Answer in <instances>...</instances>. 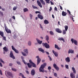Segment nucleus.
<instances>
[{
  "label": "nucleus",
  "instance_id": "nucleus-1",
  "mask_svg": "<svg viewBox=\"0 0 78 78\" xmlns=\"http://www.w3.org/2000/svg\"><path fill=\"white\" fill-rule=\"evenodd\" d=\"M47 66V63H44L43 64H42L39 68L40 72H42V73H44L45 72L46 73L47 72L46 70L44 71V68Z\"/></svg>",
  "mask_w": 78,
  "mask_h": 78
},
{
  "label": "nucleus",
  "instance_id": "nucleus-2",
  "mask_svg": "<svg viewBox=\"0 0 78 78\" xmlns=\"http://www.w3.org/2000/svg\"><path fill=\"white\" fill-rule=\"evenodd\" d=\"M27 66L29 69L31 68V67H32V66L33 67H34L35 68H36V64H35L34 63H33L32 64H31H31H30V63H27Z\"/></svg>",
  "mask_w": 78,
  "mask_h": 78
},
{
  "label": "nucleus",
  "instance_id": "nucleus-3",
  "mask_svg": "<svg viewBox=\"0 0 78 78\" xmlns=\"http://www.w3.org/2000/svg\"><path fill=\"white\" fill-rule=\"evenodd\" d=\"M42 45L44 47H45L46 48H50V46L47 43H42Z\"/></svg>",
  "mask_w": 78,
  "mask_h": 78
},
{
  "label": "nucleus",
  "instance_id": "nucleus-4",
  "mask_svg": "<svg viewBox=\"0 0 78 78\" xmlns=\"http://www.w3.org/2000/svg\"><path fill=\"white\" fill-rule=\"evenodd\" d=\"M5 31L7 33H11V31L8 28V27H6V26H5Z\"/></svg>",
  "mask_w": 78,
  "mask_h": 78
},
{
  "label": "nucleus",
  "instance_id": "nucleus-5",
  "mask_svg": "<svg viewBox=\"0 0 78 78\" xmlns=\"http://www.w3.org/2000/svg\"><path fill=\"white\" fill-rule=\"evenodd\" d=\"M12 49L16 53H19V52L18 50H17V49H16L15 48H14V46L13 45L12 46Z\"/></svg>",
  "mask_w": 78,
  "mask_h": 78
},
{
  "label": "nucleus",
  "instance_id": "nucleus-6",
  "mask_svg": "<svg viewBox=\"0 0 78 78\" xmlns=\"http://www.w3.org/2000/svg\"><path fill=\"white\" fill-rule=\"evenodd\" d=\"M36 58H37V65H39V64L40 63V62L41 61V59L39 57V56H36Z\"/></svg>",
  "mask_w": 78,
  "mask_h": 78
},
{
  "label": "nucleus",
  "instance_id": "nucleus-7",
  "mask_svg": "<svg viewBox=\"0 0 78 78\" xmlns=\"http://www.w3.org/2000/svg\"><path fill=\"white\" fill-rule=\"evenodd\" d=\"M53 67L55 68V69L57 70V71H58L59 69V67L57 66V65L55 63H54L53 64Z\"/></svg>",
  "mask_w": 78,
  "mask_h": 78
},
{
  "label": "nucleus",
  "instance_id": "nucleus-8",
  "mask_svg": "<svg viewBox=\"0 0 78 78\" xmlns=\"http://www.w3.org/2000/svg\"><path fill=\"white\" fill-rule=\"evenodd\" d=\"M71 41L72 42V44H73V43H74V44H75L76 45H77V41H76V40L73 39V38H72L71 39Z\"/></svg>",
  "mask_w": 78,
  "mask_h": 78
},
{
  "label": "nucleus",
  "instance_id": "nucleus-9",
  "mask_svg": "<svg viewBox=\"0 0 78 78\" xmlns=\"http://www.w3.org/2000/svg\"><path fill=\"white\" fill-rule=\"evenodd\" d=\"M10 58H13V59H15V57H14V56L12 51H10Z\"/></svg>",
  "mask_w": 78,
  "mask_h": 78
},
{
  "label": "nucleus",
  "instance_id": "nucleus-10",
  "mask_svg": "<svg viewBox=\"0 0 78 78\" xmlns=\"http://www.w3.org/2000/svg\"><path fill=\"white\" fill-rule=\"evenodd\" d=\"M37 17L38 19H40L41 20H42L44 19L43 16L41 14H38L37 15Z\"/></svg>",
  "mask_w": 78,
  "mask_h": 78
},
{
  "label": "nucleus",
  "instance_id": "nucleus-11",
  "mask_svg": "<svg viewBox=\"0 0 78 78\" xmlns=\"http://www.w3.org/2000/svg\"><path fill=\"white\" fill-rule=\"evenodd\" d=\"M55 30L58 33H62V30H61L60 29L57 28Z\"/></svg>",
  "mask_w": 78,
  "mask_h": 78
},
{
  "label": "nucleus",
  "instance_id": "nucleus-12",
  "mask_svg": "<svg viewBox=\"0 0 78 78\" xmlns=\"http://www.w3.org/2000/svg\"><path fill=\"white\" fill-rule=\"evenodd\" d=\"M37 3L38 5L40 8H42V4H41V3L40 2H39V1L37 0Z\"/></svg>",
  "mask_w": 78,
  "mask_h": 78
},
{
  "label": "nucleus",
  "instance_id": "nucleus-13",
  "mask_svg": "<svg viewBox=\"0 0 78 78\" xmlns=\"http://www.w3.org/2000/svg\"><path fill=\"white\" fill-rule=\"evenodd\" d=\"M31 75H32V76H34L35 75V70L34 69H33L31 71Z\"/></svg>",
  "mask_w": 78,
  "mask_h": 78
},
{
  "label": "nucleus",
  "instance_id": "nucleus-14",
  "mask_svg": "<svg viewBox=\"0 0 78 78\" xmlns=\"http://www.w3.org/2000/svg\"><path fill=\"white\" fill-rule=\"evenodd\" d=\"M52 52L54 54V55H55V56H56V57H57L58 56V53L57 52L55 51L54 50H52Z\"/></svg>",
  "mask_w": 78,
  "mask_h": 78
},
{
  "label": "nucleus",
  "instance_id": "nucleus-15",
  "mask_svg": "<svg viewBox=\"0 0 78 78\" xmlns=\"http://www.w3.org/2000/svg\"><path fill=\"white\" fill-rule=\"evenodd\" d=\"M7 74L9 76H11L12 78H13V76L12 75V73L9 72H7Z\"/></svg>",
  "mask_w": 78,
  "mask_h": 78
},
{
  "label": "nucleus",
  "instance_id": "nucleus-16",
  "mask_svg": "<svg viewBox=\"0 0 78 78\" xmlns=\"http://www.w3.org/2000/svg\"><path fill=\"white\" fill-rule=\"evenodd\" d=\"M70 76L72 78H75V74L73 73H71L70 74Z\"/></svg>",
  "mask_w": 78,
  "mask_h": 78
},
{
  "label": "nucleus",
  "instance_id": "nucleus-17",
  "mask_svg": "<svg viewBox=\"0 0 78 78\" xmlns=\"http://www.w3.org/2000/svg\"><path fill=\"white\" fill-rule=\"evenodd\" d=\"M38 50L39 51H41V52H42L43 53H45V51H44V50L41 48H39Z\"/></svg>",
  "mask_w": 78,
  "mask_h": 78
},
{
  "label": "nucleus",
  "instance_id": "nucleus-18",
  "mask_svg": "<svg viewBox=\"0 0 78 78\" xmlns=\"http://www.w3.org/2000/svg\"><path fill=\"white\" fill-rule=\"evenodd\" d=\"M36 40L39 44H41L42 43V41H41L39 39H38V38H36Z\"/></svg>",
  "mask_w": 78,
  "mask_h": 78
},
{
  "label": "nucleus",
  "instance_id": "nucleus-19",
  "mask_svg": "<svg viewBox=\"0 0 78 78\" xmlns=\"http://www.w3.org/2000/svg\"><path fill=\"white\" fill-rule=\"evenodd\" d=\"M62 16H66L67 14V12H65L64 11H62Z\"/></svg>",
  "mask_w": 78,
  "mask_h": 78
},
{
  "label": "nucleus",
  "instance_id": "nucleus-20",
  "mask_svg": "<svg viewBox=\"0 0 78 78\" xmlns=\"http://www.w3.org/2000/svg\"><path fill=\"white\" fill-rule=\"evenodd\" d=\"M74 52V51L73 50H72L71 49H69L68 51V53L69 54V53H73Z\"/></svg>",
  "mask_w": 78,
  "mask_h": 78
},
{
  "label": "nucleus",
  "instance_id": "nucleus-21",
  "mask_svg": "<svg viewBox=\"0 0 78 78\" xmlns=\"http://www.w3.org/2000/svg\"><path fill=\"white\" fill-rule=\"evenodd\" d=\"M65 60L67 62H69L70 61V58L69 57H67V58H66Z\"/></svg>",
  "mask_w": 78,
  "mask_h": 78
},
{
  "label": "nucleus",
  "instance_id": "nucleus-22",
  "mask_svg": "<svg viewBox=\"0 0 78 78\" xmlns=\"http://www.w3.org/2000/svg\"><path fill=\"white\" fill-rule=\"evenodd\" d=\"M3 49L4 51L6 52H7V51H9L8 48H6V47H5L4 48H3Z\"/></svg>",
  "mask_w": 78,
  "mask_h": 78
},
{
  "label": "nucleus",
  "instance_id": "nucleus-23",
  "mask_svg": "<svg viewBox=\"0 0 78 78\" xmlns=\"http://www.w3.org/2000/svg\"><path fill=\"white\" fill-rule=\"evenodd\" d=\"M44 23L45 24H48V23H49V22L48 20H45L44 21Z\"/></svg>",
  "mask_w": 78,
  "mask_h": 78
},
{
  "label": "nucleus",
  "instance_id": "nucleus-24",
  "mask_svg": "<svg viewBox=\"0 0 78 78\" xmlns=\"http://www.w3.org/2000/svg\"><path fill=\"white\" fill-rule=\"evenodd\" d=\"M0 35H1L2 37H3L4 36V33L2 31H0Z\"/></svg>",
  "mask_w": 78,
  "mask_h": 78
},
{
  "label": "nucleus",
  "instance_id": "nucleus-25",
  "mask_svg": "<svg viewBox=\"0 0 78 78\" xmlns=\"http://www.w3.org/2000/svg\"><path fill=\"white\" fill-rule=\"evenodd\" d=\"M72 70L73 71V73H74V74H76V70H75V69L73 67H72Z\"/></svg>",
  "mask_w": 78,
  "mask_h": 78
},
{
  "label": "nucleus",
  "instance_id": "nucleus-26",
  "mask_svg": "<svg viewBox=\"0 0 78 78\" xmlns=\"http://www.w3.org/2000/svg\"><path fill=\"white\" fill-rule=\"evenodd\" d=\"M28 50L27 49H24L23 50V51L24 52H25L26 53H27V54H28Z\"/></svg>",
  "mask_w": 78,
  "mask_h": 78
},
{
  "label": "nucleus",
  "instance_id": "nucleus-27",
  "mask_svg": "<svg viewBox=\"0 0 78 78\" xmlns=\"http://www.w3.org/2000/svg\"><path fill=\"white\" fill-rule=\"evenodd\" d=\"M41 2V3L43 4L44 5H45V2L43 0H40Z\"/></svg>",
  "mask_w": 78,
  "mask_h": 78
},
{
  "label": "nucleus",
  "instance_id": "nucleus-28",
  "mask_svg": "<svg viewBox=\"0 0 78 78\" xmlns=\"http://www.w3.org/2000/svg\"><path fill=\"white\" fill-rule=\"evenodd\" d=\"M58 40L59 41H63V42L64 41V38H63L62 37H59L58 38Z\"/></svg>",
  "mask_w": 78,
  "mask_h": 78
},
{
  "label": "nucleus",
  "instance_id": "nucleus-29",
  "mask_svg": "<svg viewBox=\"0 0 78 78\" xmlns=\"http://www.w3.org/2000/svg\"><path fill=\"white\" fill-rule=\"evenodd\" d=\"M55 48H57V49H58V50H60V49H59V48L58 47V45H57V44H55Z\"/></svg>",
  "mask_w": 78,
  "mask_h": 78
},
{
  "label": "nucleus",
  "instance_id": "nucleus-30",
  "mask_svg": "<svg viewBox=\"0 0 78 78\" xmlns=\"http://www.w3.org/2000/svg\"><path fill=\"white\" fill-rule=\"evenodd\" d=\"M66 31H66V30H63L62 33L64 35V34H66Z\"/></svg>",
  "mask_w": 78,
  "mask_h": 78
},
{
  "label": "nucleus",
  "instance_id": "nucleus-31",
  "mask_svg": "<svg viewBox=\"0 0 78 78\" xmlns=\"http://www.w3.org/2000/svg\"><path fill=\"white\" fill-rule=\"evenodd\" d=\"M24 12H25L27 11H28V9L27 8H25L23 9Z\"/></svg>",
  "mask_w": 78,
  "mask_h": 78
},
{
  "label": "nucleus",
  "instance_id": "nucleus-32",
  "mask_svg": "<svg viewBox=\"0 0 78 78\" xmlns=\"http://www.w3.org/2000/svg\"><path fill=\"white\" fill-rule=\"evenodd\" d=\"M65 30L66 31H67V30H68V27L67 26H65Z\"/></svg>",
  "mask_w": 78,
  "mask_h": 78
},
{
  "label": "nucleus",
  "instance_id": "nucleus-33",
  "mask_svg": "<svg viewBox=\"0 0 78 78\" xmlns=\"http://www.w3.org/2000/svg\"><path fill=\"white\" fill-rule=\"evenodd\" d=\"M45 39L46 40V41H48V40H49V37L48 35H46L45 37Z\"/></svg>",
  "mask_w": 78,
  "mask_h": 78
},
{
  "label": "nucleus",
  "instance_id": "nucleus-34",
  "mask_svg": "<svg viewBox=\"0 0 78 78\" xmlns=\"http://www.w3.org/2000/svg\"><path fill=\"white\" fill-rule=\"evenodd\" d=\"M32 8H33V9H38V8L36 6H34V5H32Z\"/></svg>",
  "mask_w": 78,
  "mask_h": 78
},
{
  "label": "nucleus",
  "instance_id": "nucleus-35",
  "mask_svg": "<svg viewBox=\"0 0 78 78\" xmlns=\"http://www.w3.org/2000/svg\"><path fill=\"white\" fill-rule=\"evenodd\" d=\"M12 69L13 71H14V72H16V71H17V69H16L13 68H12Z\"/></svg>",
  "mask_w": 78,
  "mask_h": 78
},
{
  "label": "nucleus",
  "instance_id": "nucleus-36",
  "mask_svg": "<svg viewBox=\"0 0 78 78\" xmlns=\"http://www.w3.org/2000/svg\"><path fill=\"white\" fill-rule=\"evenodd\" d=\"M49 33L51 35H54V33L52 31H50Z\"/></svg>",
  "mask_w": 78,
  "mask_h": 78
},
{
  "label": "nucleus",
  "instance_id": "nucleus-37",
  "mask_svg": "<svg viewBox=\"0 0 78 78\" xmlns=\"http://www.w3.org/2000/svg\"><path fill=\"white\" fill-rule=\"evenodd\" d=\"M28 44L29 46H31V42L29 41L28 42Z\"/></svg>",
  "mask_w": 78,
  "mask_h": 78
},
{
  "label": "nucleus",
  "instance_id": "nucleus-38",
  "mask_svg": "<svg viewBox=\"0 0 78 78\" xmlns=\"http://www.w3.org/2000/svg\"><path fill=\"white\" fill-rule=\"evenodd\" d=\"M22 54L23 55V56H27V55H26V54L24 52H22Z\"/></svg>",
  "mask_w": 78,
  "mask_h": 78
},
{
  "label": "nucleus",
  "instance_id": "nucleus-39",
  "mask_svg": "<svg viewBox=\"0 0 78 78\" xmlns=\"http://www.w3.org/2000/svg\"><path fill=\"white\" fill-rule=\"evenodd\" d=\"M54 76H55V77H57L58 76V75H57V73H54Z\"/></svg>",
  "mask_w": 78,
  "mask_h": 78
},
{
  "label": "nucleus",
  "instance_id": "nucleus-40",
  "mask_svg": "<svg viewBox=\"0 0 78 78\" xmlns=\"http://www.w3.org/2000/svg\"><path fill=\"white\" fill-rule=\"evenodd\" d=\"M48 57L49 58L50 61H52V59L51 58L50 56L48 55Z\"/></svg>",
  "mask_w": 78,
  "mask_h": 78
},
{
  "label": "nucleus",
  "instance_id": "nucleus-41",
  "mask_svg": "<svg viewBox=\"0 0 78 78\" xmlns=\"http://www.w3.org/2000/svg\"><path fill=\"white\" fill-rule=\"evenodd\" d=\"M50 0H45V1H46V2L47 3H50Z\"/></svg>",
  "mask_w": 78,
  "mask_h": 78
},
{
  "label": "nucleus",
  "instance_id": "nucleus-42",
  "mask_svg": "<svg viewBox=\"0 0 78 78\" xmlns=\"http://www.w3.org/2000/svg\"><path fill=\"white\" fill-rule=\"evenodd\" d=\"M54 11H58V8L56 7H55L54 8Z\"/></svg>",
  "mask_w": 78,
  "mask_h": 78
},
{
  "label": "nucleus",
  "instance_id": "nucleus-43",
  "mask_svg": "<svg viewBox=\"0 0 78 78\" xmlns=\"http://www.w3.org/2000/svg\"><path fill=\"white\" fill-rule=\"evenodd\" d=\"M0 62H2V63H3V64H5V62L2 60V59H0Z\"/></svg>",
  "mask_w": 78,
  "mask_h": 78
},
{
  "label": "nucleus",
  "instance_id": "nucleus-44",
  "mask_svg": "<svg viewBox=\"0 0 78 78\" xmlns=\"http://www.w3.org/2000/svg\"><path fill=\"white\" fill-rule=\"evenodd\" d=\"M0 14L1 16H3V12H2V11H0Z\"/></svg>",
  "mask_w": 78,
  "mask_h": 78
},
{
  "label": "nucleus",
  "instance_id": "nucleus-45",
  "mask_svg": "<svg viewBox=\"0 0 78 78\" xmlns=\"http://www.w3.org/2000/svg\"><path fill=\"white\" fill-rule=\"evenodd\" d=\"M65 67L66 69H69V65H65Z\"/></svg>",
  "mask_w": 78,
  "mask_h": 78
},
{
  "label": "nucleus",
  "instance_id": "nucleus-46",
  "mask_svg": "<svg viewBox=\"0 0 78 78\" xmlns=\"http://www.w3.org/2000/svg\"><path fill=\"white\" fill-rule=\"evenodd\" d=\"M29 62H30V64H32L34 63L32 61V60L30 59L29 60Z\"/></svg>",
  "mask_w": 78,
  "mask_h": 78
},
{
  "label": "nucleus",
  "instance_id": "nucleus-47",
  "mask_svg": "<svg viewBox=\"0 0 78 78\" xmlns=\"http://www.w3.org/2000/svg\"><path fill=\"white\" fill-rule=\"evenodd\" d=\"M3 37V40H4V41H6V37Z\"/></svg>",
  "mask_w": 78,
  "mask_h": 78
},
{
  "label": "nucleus",
  "instance_id": "nucleus-48",
  "mask_svg": "<svg viewBox=\"0 0 78 78\" xmlns=\"http://www.w3.org/2000/svg\"><path fill=\"white\" fill-rule=\"evenodd\" d=\"M16 9H17V7H16V6L14 7L13 8V10L14 11H15V10H16Z\"/></svg>",
  "mask_w": 78,
  "mask_h": 78
},
{
  "label": "nucleus",
  "instance_id": "nucleus-49",
  "mask_svg": "<svg viewBox=\"0 0 78 78\" xmlns=\"http://www.w3.org/2000/svg\"><path fill=\"white\" fill-rule=\"evenodd\" d=\"M35 13L36 14H37V13H38V14H41V12H40L39 11H37L35 12Z\"/></svg>",
  "mask_w": 78,
  "mask_h": 78
},
{
  "label": "nucleus",
  "instance_id": "nucleus-50",
  "mask_svg": "<svg viewBox=\"0 0 78 78\" xmlns=\"http://www.w3.org/2000/svg\"><path fill=\"white\" fill-rule=\"evenodd\" d=\"M19 76H22V77H23V76L24 75L23 74H22V73H20V74L19 75Z\"/></svg>",
  "mask_w": 78,
  "mask_h": 78
},
{
  "label": "nucleus",
  "instance_id": "nucleus-51",
  "mask_svg": "<svg viewBox=\"0 0 78 78\" xmlns=\"http://www.w3.org/2000/svg\"><path fill=\"white\" fill-rule=\"evenodd\" d=\"M71 16L72 17V19L73 20V21L74 22H75V20H73V15H71Z\"/></svg>",
  "mask_w": 78,
  "mask_h": 78
},
{
  "label": "nucleus",
  "instance_id": "nucleus-52",
  "mask_svg": "<svg viewBox=\"0 0 78 78\" xmlns=\"http://www.w3.org/2000/svg\"><path fill=\"white\" fill-rule=\"evenodd\" d=\"M59 7H60V9L61 10H62V6H61V5H59Z\"/></svg>",
  "mask_w": 78,
  "mask_h": 78
},
{
  "label": "nucleus",
  "instance_id": "nucleus-53",
  "mask_svg": "<svg viewBox=\"0 0 78 78\" xmlns=\"http://www.w3.org/2000/svg\"><path fill=\"white\" fill-rule=\"evenodd\" d=\"M51 10H52V8H51V7H50V9H49V12H50L51 11Z\"/></svg>",
  "mask_w": 78,
  "mask_h": 78
},
{
  "label": "nucleus",
  "instance_id": "nucleus-54",
  "mask_svg": "<svg viewBox=\"0 0 78 78\" xmlns=\"http://www.w3.org/2000/svg\"><path fill=\"white\" fill-rule=\"evenodd\" d=\"M26 72L27 74H28V75H29V74H30V73H29V72H28V71H26Z\"/></svg>",
  "mask_w": 78,
  "mask_h": 78
},
{
  "label": "nucleus",
  "instance_id": "nucleus-55",
  "mask_svg": "<svg viewBox=\"0 0 78 78\" xmlns=\"http://www.w3.org/2000/svg\"><path fill=\"white\" fill-rule=\"evenodd\" d=\"M51 67H50V66L48 67V70H51Z\"/></svg>",
  "mask_w": 78,
  "mask_h": 78
},
{
  "label": "nucleus",
  "instance_id": "nucleus-56",
  "mask_svg": "<svg viewBox=\"0 0 78 78\" xmlns=\"http://www.w3.org/2000/svg\"><path fill=\"white\" fill-rule=\"evenodd\" d=\"M17 63L19 64V65H20V62H18V61H16Z\"/></svg>",
  "mask_w": 78,
  "mask_h": 78
},
{
  "label": "nucleus",
  "instance_id": "nucleus-57",
  "mask_svg": "<svg viewBox=\"0 0 78 78\" xmlns=\"http://www.w3.org/2000/svg\"><path fill=\"white\" fill-rule=\"evenodd\" d=\"M68 12H69V15H71V13H70V11H69V10H67Z\"/></svg>",
  "mask_w": 78,
  "mask_h": 78
},
{
  "label": "nucleus",
  "instance_id": "nucleus-58",
  "mask_svg": "<svg viewBox=\"0 0 78 78\" xmlns=\"http://www.w3.org/2000/svg\"><path fill=\"white\" fill-rule=\"evenodd\" d=\"M29 16H30L31 19L32 18V17H33V15H32L31 14H30Z\"/></svg>",
  "mask_w": 78,
  "mask_h": 78
},
{
  "label": "nucleus",
  "instance_id": "nucleus-59",
  "mask_svg": "<svg viewBox=\"0 0 78 78\" xmlns=\"http://www.w3.org/2000/svg\"><path fill=\"white\" fill-rule=\"evenodd\" d=\"M0 74L1 75H3V74H2V70H0Z\"/></svg>",
  "mask_w": 78,
  "mask_h": 78
},
{
  "label": "nucleus",
  "instance_id": "nucleus-60",
  "mask_svg": "<svg viewBox=\"0 0 78 78\" xmlns=\"http://www.w3.org/2000/svg\"><path fill=\"white\" fill-rule=\"evenodd\" d=\"M50 2L51 3V5H54V4H53V3L51 1H50Z\"/></svg>",
  "mask_w": 78,
  "mask_h": 78
},
{
  "label": "nucleus",
  "instance_id": "nucleus-61",
  "mask_svg": "<svg viewBox=\"0 0 78 78\" xmlns=\"http://www.w3.org/2000/svg\"><path fill=\"white\" fill-rule=\"evenodd\" d=\"M21 59L22 60H23L24 59V57L23 56H21Z\"/></svg>",
  "mask_w": 78,
  "mask_h": 78
},
{
  "label": "nucleus",
  "instance_id": "nucleus-62",
  "mask_svg": "<svg viewBox=\"0 0 78 78\" xmlns=\"http://www.w3.org/2000/svg\"><path fill=\"white\" fill-rule=\"evenodd\" d=\"M45 52L46 53L47 55H49V52L46 51Z\"/></svg>",
  "mask_w": 78,
  "mask_h": 78
},
{
  "label": "nucleus",
  "instance_id": "nucleus-63",
  "mask_svg": "<svg viewBox=\"0 0 78 78\" xmlns=\"http://www.w3.org/2000/svg\"><path fill=\"white\" fill-rule=\"evenodd\" d=\"M12 19H14V20H15V19H16V18L15 17V16H13L12 17Z\"/></svg>",
  "mask_w": 78,
  "mask_h": 78
},
{
  "label": "nucleus",
  "instance_id": "nucleus-64",
  "mask_svg": "<svg viewBox=\"0 0 78 78\" xmlns=\"http://www.w3.org/2000/svg\"><path fill=\"white\" fill-rule=\"evenodd\" d=\"M0 66L1 67H3V65H2V64L0 62Z\"/></svg>",
  "mask_w": 78,
  "mask_h": 78
}]
</instances>
